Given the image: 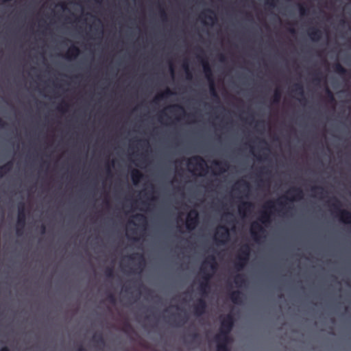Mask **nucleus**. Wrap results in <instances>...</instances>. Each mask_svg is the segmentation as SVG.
Segmentation results:
<instances>
[{
	"instance_id": "obj_1",
	"label": "nucleus",
	"mask_w": 351,
	"mask_h": 351,
	"mask_svg": "<svg viewBox=\"0 0 351 351\" xmlns=\"http://www.w3.org/2000/svg\"><path fill=\"white\" fill-rule=\"evenodd\" d=\"M206 265H209L213 271H215L217 269V263L215 256H209L207 259L203 262L200 268L203 280L200 282L199 290L203 295L206 294L210 289L209 281L212 277V275L207 271Z\"/></svg>"
},
{
	"instance_id": "obj_2",
	"label": "nucleus",
	"mask_w": 351,
	"mask_h": 351,
	"mask_svg": "<svg viewBox=\"0 0 351 351\" xmlns=\"http://www.w3.org/2000/svg\"><path fill=\"white\" fill-rule=\"evenodd\" d=\"M234 319L232 314H228L221 320L219 332L215 337V340L221 337H229V334L234 326Z\"/></svg>"
},
{
	"instance_id": "obj_3",
	"label": "nucleus",
	"mask_w": 351,
	"mask_h": 351,
	"mask_svg": "<svg viewBox=\"0 0 351 351\" xmlns=\"http://www.w3.org/2000/svg\"><path fill=\"white\" fill-rule=\"evenodd\" d=\"M276 203L278 206L283 208L285 206V202H282L281 199H278L276 202L274 201H268L264 206L263 208L265 209L263 212H262L261 217H259V221L264 225H267L271 222V210L274 207V204Z\"/></svg>"
},
{
	"instance_id": "obj_4",
	"label": "nucleus",
	"mask_w": 351,
	"mask_h": 351,
	"mask_svg": "<svg viewBox=\"0 0 351 351\" xmlns=\"http://www.w3.org/2000/svg\"><path fill=\"white\" fill-rule=\"evenodd\" d=\"M332 200L334 202L331 206L337 211V216L339 221L346 224H351V212L348 210L340 209L341 203L337 198L333 197Z\"/></svg>"
},
{
	"instance_id": "obj_5",
	"label": "nucleus",
	"mask_w": 351,
	"mask_h": 351,
	"mask_svg": "<svg viewBox=\"0 0 351 351\" xmlns=\"http://www.w3.org/2000/svg\"><path fill=\"white\" fill-rule=\"evenodd\" d=\"M26 223V213L25 203L21 202L18 205V217L16 223V234L21 236Z\"/></svg>"
},
{
	"instance_id": "obj_6",
	"label": "nucleus",
	"mask_w": 351,
	"mask_h": 351,
	"mask_svg": "<svg viewBox=\"0 0 351 351\" xmlns=\"http://www.w3.org/2000/svg\"><path fill=\"white\" fill-rule=\"evenodd\" d=\"M199 223V214L196 210H191L187 215L186 226L189 230L195 228Z\"/></svg>"
},
{
	"instance_id": "obj_7",
	"label": "nucleus",
	"mask_w": 351,
	"mask_h": 351,
	"mask_svg": "<svg viewBox=\"0 0 351 351\" xmlns=\"http://www.w3.org/2000/svg\"><path fill=\"white\" fill-rule=\"evenodd\" d=\"M230 232L226 226H220L215 234V240L218 243L223 244L229 239Z\"/></svg>"
},
{
	"instance_id": "obj_8",
	"label": "nucleus",
	"mask_w": 351,
	"mask_h": 351,
	"mask_svg": "<svg viewBox=\"0 0 351 351\" xmlns=\"http://www.w3.org/2000/svg\"><path fill=\"white\" fill-rule=\"evenodd\" d=\"M265 232V228L258 222H253L250 228V234L254 241H258L262 234Z\"/></svg>"
},
{
	"instance_id": "obj_9",
	"label": "nucleus",
	"mask_w": 351,
	"mask_h": 351,
	"mask_svg": "<svg viewBox=\"0 0 351 351\" xmlns=\"http://www.w3.org/2000/svg\"><path fill=\"white\" fill-rule=\"evenodd\" d=\"M287 194L291 195V197L283 196L281 199H285L287 200L293 202L296 200H300L304 197V193L300 187H293L287 192Z\"/></svg>"
},
{
	"instance_id": "obj_10",
	"label": "nucleus",
	"mask_w": 351,
	"mask_h": 351,
	"mask_svg": "<svg viewBox=\"0 0 351 351\" xmlns=\"http://www.w3.org/2000/svg\"><path fill=\"white\" fill-rule=\"evenodd\" d=\"M197 58L200 60L202 63L203 71L208 82L213 81L214 78L213 71L208 60L206 58L202 57L200 55L197 56Z\"/></svg>"
},
{
	"instance_id": "obj_11",
	"label": "nucleus",
	"mask_w": 351,
	"mask_h": 351,
	"mask_svg": "<svg viewBox=\"0 0 351 351\" xmlns=\"http://www.w3.org/2000/svg\"><path fill=\"white\" fill-rule=\"evenodd\" d=\"M189 166H193L195 169H203L206 165V161L200 156H195L188 160Z\"/></svg>"
},
{
	"instance_id": "obj_12",
	"label": "nucleus",
	"mask_w": 351,
	"mask_h": 351,
	"mask_svg": "<svg viewBox=\"0 0 351 351\" xmlns=\"http://www.w3.org/2000/svg\"><path fill=\"white\" fill-rule=\"evenodd\" d=\"M207 304L205 300L200 298L197 302L194 305V313L197 316L203 315L206 310Z\"/></svg>"
},
{
	"instance_id": "obj_13",
	"label": "nucleus",
	"mask_w": 351,
	"mask_h": 351,
	"mask_svg": "<svg viewBox=\"0 0 351 351\" xmlns=\"http://www.w3.org/2000/svg\"><path fill=\"white\" fill-rule=\"evenodd\" d=\"M253 207L254 204L251 202H243L239 205V213L241 216L245 217L247 213L251 212Z\"/></svg>"
},
{
	"instance_id": "obj_14",
	"label": "nucleus",
	"mask_w": 351,
	"mask_h": 351,
	"mask_svg": "<svg viewBox=\"0 0 351 351\" xmlns=\"http://www.w3.org/2000/svg\"><path fill=\"white\" fill-rule=\"evenodd\" d=\"M217 342V351H230L228 344L230 341V337H221L219 340H215Z\"/></svg>"
},
{
	"instance_id": "obj_15",
	"label": "nucleus",
	"mask_w": 351,
	"mask_h": 351,
	"mask_svg": "<svg viewBox=\"0 0 351 351\" xmlns=\"http://www.w3.org/2000/svg\"><path fill=\"white\" fill-rule=\"evenodd\" d=\"M308 35L313 41H318L322 38V32L319 29L313 27L308 29Z\"/></svg>"
},
{
	"instance_id": "obj_16",
	"label": "nucleus",
	"mask_w": 351,
	"mask_h": 351,
	"mask_svg": "<svg viewBox=\"0 0 351 351\" xmlns=\"http://www.w3.org/2000/svg\"><path fill=\"white\" fill-rule=\"evenodd\" d=\"M248 257H244L241 256H237V261L235 262L234 266L238 271H241L246 265L249 261Z\"/></svg>"
},
{
	"instance_id": "obj_17",
	"label": "nucleus",
	"mask_w": 351,
	"mask_h": 351,
	"mask_svg": "<svg viewBox=\"0 0 351 351\" xmlns=\"http://www.w3.org/2000/svg\"><path fill=\"white\" fill-rule=\"evenodd\" d=\"M80 49L75 45H72L69 48L66 53V58L68 59H74L76 58L80 55Z\"/></svg>"
},
{
	"instance_id": "obj_18",
	"label": "nucleus",
	"mask_w": 351,
	"mask_h": 351,
	"mask_svg": "<svg viewBox=\"0 0 351 351\" xmlns=\"http://www.w3.org/2000/svg\"><path fill=\"white\" fill-rule=\"evenodd\" d=\"M130 260L138 261V267L141 269L142 265H145V258L143 254L134 253L129 256Z\"/></svg>"
},
{
	"instance_id": "obj_19",
	"label": "nucleus",
	"mask_w": 351,
	"mask_h": 351,
	"mask_svg": "<svg viewBox=\"0 0 351 351\" xmlns=\"http://www.w3.org/2000/svg\"><path fill=\"white\" fill-rule=\"evenodd\" d=\"M13 167V161L10 160L5 164L0 166V178H3L7 173L10 172Z\"/></svg>"
},
{
	"instance_id": "obj_20",
	"label": "nucleus",
	"mask_w": 351,
	"mask_h": 351,
	"mask_svg": "<svg viewBox=\"0 0 351 351\" xmlns=\"http://www.w3.org/2000/svg\"><path fill=\"white\" fill-rule=\"evenodd\" d=\"M143 173L138 169H133L131 172V178L134 184L136 185L143 178Z\"/></svg>"
},
{
	"instance_id": "obj_21",
	"label": "nucleus",
	"mask_w": 351,
	"mask_h": 351,
	"mask_svg": "<svg viewBox=\"0 0 351 351\" xmlns=\"http://www.w3.org/2000/svg\"><path fill=\"white\" fill-rule=\"evenodd\" d=\"M173 94H174L173 92H172L169 88H167L163 93L156 95L154 97L153 102L158 103V101H159L160 100H161L164 98H167L169 96L172 95Z\"/></svg>"
},
{
	"instance_id": "obj_22",
	"label": "nucleus",
	"mask_w": 351,
	"mask_h": 351,
	"mask_svg": "<svg viewBox=\"0 0 351 351\" xmlns=\"http://www.w3.org/2000/svg\"><path fill=\"white\" fill-rule=\"evenodd\" d=\"M250 247L247 244L243 245L240 250H239V254L237 256H245L250 258Z\"/></svg>"
},
{
	"instance_id": "obj_23",
	"label": "nucleus",
	"mask_w": 351,
	"mask_h": 351,
	"mask_svg": "<svg viewBox=\"0 0 351 351\" xmlns=\"http://www.w3.org/2000/svg\"><path fill=\"white\" fill-rule=\"evenodd\" d=\"M214 165L219 169V172L223 173L228 168L229 165L227 162H221V161H213Z\"/></svg>"
},
{
	"instance_id": "obj_24",
	"label": "nucleus",
	"mask_w": 351,
	"mask_h": 351,
	"mask_svg": "<svg viewBox=\"0 0 351 351\" xmlns=\"http://www.w3.org/2000/svg\"><path fill=\"white\" fill-rule=\"evenodd\" d=\"M333 69L335 73L341 75H345L348 73L347 69H345L339 62H336L334 64Z\"/></svg>"
},
{
	"instance_id": "obj_25",
	"label": "nucleus",
	"mask_w": 351,
	"mask_h": 351,
	"mask_svg": "<svg viewBox=\"0 0 351 351\" xmlns=\"http://www.w3.org/2000/svg\"><path fill=\"white\" fill-rule=\"evenodd\" d=\"M241 295L242 293L239 291H234L230 294V298L234 304H239L241 302Z\"/></svg>"
},
{
	"instance_id": "obj_26",
	"label": "nucleus",
	"mask_w": 351,
	"mask_h": 351,
	"mask_svg": "<svg viewBox=\"0 0 351 351\" xmlns=\"http://www.w3.org/2000/svg\"><path fill=\"white\" fill-rule=\"evenodd\" d=\"M208 84H209L210 93L211 96L213 98L216 99V100L219 102V95L217 94V90L215 88V80L208 82Z\"/></svg>"
},
{
	"instance_id": "obj_27",
	"label": "nucleus",
	"mask_w": 351,
	"mask_h": 351,
	"mask_svg": "<svg viewBox=\"0 0 351 351\" xmlns=\"http://www.w3.org/2000/svg\"><path fill=\"white\" fill-rule=\"evenodd\" d=\"M291 91L300 96H304V87L301 83H296L293 85Z\"/></svg>"
},
{
	"instance_id": "obj_28",
	"label": "nucleus",
	"mask_w": 351,
	"mask_h": 351,
	"mask_svg": "<svg viewBox=\"0 0 351 351\" xmlns=\"http://www.w3.org/2000/svg\"><path fill=\"white\" fill-rule=\"evenodd\" d=\"M325 91L328 102L332 104H335V99L332 92L327 86L326 87Z\"/></svg>"
},
{
	"instance_id": "obj_29",
	"label": "nucleus",
	"mask_w": 351,
	"mask_h": 351,
	"mask_svg": "<svg viewBox=\"0 0 351 351\" xmlns=\"http://www.w3.org/2000/svg\"><path fill=\"white\" fill-rule=\"evenodd\" d=\"M92 340L99 345L104 346L105 344V340L101 334H95L93 336Z\"/></svg>"
},
{
	"instance_id": "obj_30",
	"label": "nucleus",
	"mask_w": 351,
	"mask_h": 351,
	"mask_svg": "<svg viewBox=\"0 0 351 351\" xmlns=\"http://www.w3.org/2000/svg\"><path fill=\"white\" fill-rule=\"evenodd\" d=\"M281 95H282V94H281L280 90L279 88H276L274 90L272 103L273 104H279L280 99H281Z\"/></svg>"
},
{
	"instance_id": "obj_31",
	"label": "nucleus",
	"mask_w": 351,
	"mask_h": 351,
	"mask_svg": "<svg viewBox=\"0 0 351 351\" xmlns=\"http://www.w3.org/2000/svg\"><path fill=\"white\" fill-rule=\"evenodd\" d=\"M245 282V278L243 274H238L234 278V282L238 286L244 285Z\"/></svg>"
},
{
	"instance_id": "obj_32",
	"label": "nucleus",
	"mask_w": 351,
	"mask_h": 351,
	"mask_svg": "<svg viewBox=\"0 0 351 351\" xmlns=\"http://www.w3.org/2000/svg\"><path fill=\"white\" fill-rule=\"evenodd\" d=\"M182 67L185 71L186 73V77L187 80H191L192 79V73L189 68V64L187 62H184L182 64Z\"/></svg>"
},
{
	"instance_id": "obj_33",
	"label": "nucleus",
	"mask_w": 351,
	"mask_h": 351,
	"mask_svg": "<svg viewBox=\"0 0 351 351\" xmlns=\"http://www.w3.org/2000/svg\"><path fill=\"white\" fill-rule=\"evenodd\" d=\"M207 12H209L210 14H213L214 16L207 15V14H205L204 13H202V15L204 16L205 19H207L209 21L214 22L216 20V17H215L214 11L208 9V10H207Z\"/></svg>"
},
{
	"instance_id": "obj_34",
	"label": "nucleus",
	"mask_w": 351,
	"mask_h": 351,
	"mask_svg": "<svg viewBox=\"0 0 351 351\" xmlns=\"http://www.w3.org/2000/svg\"><path fill=\"white\" fill-rule=\"evenodd\" d=\"M168 109H169L171 112H176L178 110H180L183 113H185L184 108L182 106L178 104L170 106L169 107H168Z\"/></svg>"
},
{
	"instance_id": "obj_35",
	"label": "nucleus",
	"mask_w": 351,
	"mask_h": 351,
	"mask_svg": "<svg viewBox=\"0 0 351 351\" xmlns=\"http://www.w3.org/2000/svg\"><path fill=\"white\" fill-rule=\"evenodd\" d=\"M300 14L302 16H306L308 14V9L302 4L298 5Z\"/></svg>"
},
{
	"instance_id": "obj_36",
	"label": "nucleus",
	"mask_w": 351,
	"mask_h": 351,
	"mask_svg": "<svg viewBox=\"0 0 351 351\" xmlns=\"http://www.w3.org/2000/svg\"><path fill=\"white\" fill-rule=\"evenodd\" d=\"M133 218L141 223L146 222V217L143 214H140V213L136 214L135 215L133 216Z\"/></svg>"
},
{
	"instance_id": "obj_37",
	"label": "nucleus",
	"mask_w": 351,
	"mask_h": 351,
	"mask_svg": "<svg viewBox=\"0 0 351 351\" xmlns=\"http://www.w3.org/2000/svg\"><path fill=\"white\" fill-rule=\"evenodd\" d=\"M105 275L108 278H112L114 277L113 267H107L105 270Z\"/></svg>"
},
{
	"instance_id": "obj_38",
	"label": "nucleus",
	"mask_w": 351,
	"mask_h": 351,
	"mask_svg": "<svg viewBox=\"0 0 351 351\" xmlns=\"http://www.w3.org/2000/svg\"><path fill=\"white\" fill-rule=\"evenodd\" d=\"M311 191L316 193L317 194H322L324 192V188L319 186H314L311 187Z\"/></svg>"
},
{
	"instance_id": "obj_39",
	"label": "nucleus",
	"mask_w": 351,
	"mask_h": 351,
	"mask_svg": "<svg viewBox=\"0 0 351 351\" xmlns=\"http://www.w3.org/2000/svg\"><path fill=\"white\" fill-rule=\"evenodd\" d=\"M160 16L162 21H166L167 19V14L163 8H160Z\"/></svg>"
},
{
	"instance_id": "obj_40",
	"label": "nucleus",
	"mask_w": 351,
	"mask_h": 351,
	"mask_svg": "<svg viewBox=\"0 0 351 351\" xmlns=\"http://www.w3.org/2000/svg\"><path fill=\"white\" fill-rule=\"evenodd\" d=\"M68 107H69V105L67 103H63L62 104L60 105L58 107V110L62 112H66Z\"/></svg>"
},
{
	"instance_id": "obj_41",
	"label": "nucleus",
	"mask_w": 351,
	"mask_h": 351,
	"mask_svg": "<svg viewBox=\"0 0 351 351\" xmlns=\"http://www.w3.org/2000/svg\"><path fill=\"white\" fill-rule=\"evenodd\" d=\"M107 300L110 303L114 304L116 302V298L112 293H110L107 297Z\"/></svg>"
},
{
	"instance_id": "obj_42",
	"label": "nucleus",
	"mask_w": 351,
	"mask_h": 351,
	"mask_svg": "<svg viewBox=\"0 0 351 351\" xmlns=\"http://www.w3.org/2000/svg\"><path fill=\"white\" fill-rule=\"evenodd\" d=\"M322 79L320 77V73H315V76L313 79V82L315 84H319V82H321Z\"/></svg>"
},
{
	"instance_id": "obj_43",
	"label": "nucleus",
	"mask_w": 351,
	"mask_h": 351,
	"mask_svg": "<svg viewBox=\"0 0 351 351\" xmlns=\"http://www.w3.org/2000/svg\"><path fill=\"white\" fill-rule=\"evenodd\" d=\"M239 186H243L247 189L250 188V184L245 180H241L237 183Z\"/></svg>"
},
{
	"instance_id": "obj_44",
	"label": "nucleus",
	"mask_w": 351,
	"mask_h": 351,
	"mask_svg": "<svg viewBox=\"0 0 351 351\" xmlns=\"http://www.w3.org/2000/svg\"><path fill=\"white\" fill-rule=\"evenodd\" d=\"M265 3L271 8L276 5V0H265Z\"/></svg>"
},
{
	"instance_id": "obj_45",
	"label": "nucleus",
	"mask_w": 351,
	"mask_h": 351,
	"mask_svg": "<svg viewBox=\"0 0 351 351\" xmlns=\"http://www.w3.org/2000/svg\"><path fill=\"white\" fill-rule=\"evenodd\" d=\"M7 123L0 117V128H5Z\"/></svg>"
},
{
	"instance_id": "obj_46",
	"label": "nucleus",
	"mask_w": 351,
	"mask_h": 351,
	"mask_svg": "<svg viewBox=\"0 0 351 351\" xmlns=\"http://www.w3.org/2000/svg\"><path fill=\"white\" fill-rule=\"evenodd\" d=\"M226 56L223 54H219V60L221 62H224L226 61Z\"/></svg>"
},
{
	"instance_id": "obj_47",
	"label": "nucleus",
	"mask_w": 351,
	"mask_h": 351,
	"mask_svg": "<svg viewBox=\"0 0 351 351\" xmlns=\"http://www.w3.org/2000/svg\"><path fill=\"white\" fill-rule=\"evenodd\" d=\"M169 69H170L171 73L172 75H173V73H174V67H173V65L172 64V63H170Z\"/></svg>"
},
{
	"instance_id": "obj_48",
	"label": "nucleus",
	"mask_w": 351,
	"mask_h": 351,
	"mask_svg": "<svg viewBox=\"0 0 351 351\" xmlns=\"http://www.w3.org/2000/svg\"><path fill=\"white\" fill-rule=\"evenodd\" d=\"M40 231L42 234H44L46 231V227L44 224H43L40 227Z\"/></svg>"
},
{
	"instance_id": "obj_49",
	"label": "nucleus",
	"mask_w": 351,
	"mask_h": 351,
	"mask_svg": "<svg viewBox=\"0 0 351 351\" xmlns=\"http://www.w3.org/2000/svg\"><path fill=\"white\" fill-rule=\"evenodd\" d=\"M77 351H87L85 348H84L82 346H80L77 349Z\"/></svg>"
},
{
	"instance_id": "obj_50",
	"label": "nucleus",
	"mask_w": 351,
	"mask_h": 351,
	"mask_svg": "<svg viewBox=\"0 0 351 351\" xmlns=\"http://www.w3.org/2000/svg\"><path fill=\"white\" fill-rule=\"evenodd\" d=\"M289 32L291 33V34H295V29L293 27H291L289 29Z\"/></svg>"
},
{
	"instance_id": "obj_51",
	"label": "nucleus",
	"mask_w": 351,
	"mask_h": 351,
	"mask_svg": "<svg viewBox=\"0 0 351 351\" xmlns=\"http://www.w3.org/2000/svg\"><path fill=\"white\" fill-rule=\"evenodd\" d=\"M0 351H10V350H9V348L8 347L5 346V347H3L2 348H1Z\"/></svg>"
},
{
	"instance_id": "obj_52",
	"label": "nucleus",
	"mask_w": 351,
	"mask_h": 351,
	"mask_svg": "<svg viewBox=\"0 0 351 351\" xmlns=\"http://www.w3.org/2000/svg\"><path fill=\"white\" fill-rule=\"evenodd\" d=\"M192 337L193 338H197L198 337V333L197 332H194L192 334Z\"/></svg>"
},
{
	"instance_id": "obj_53",
	"label": "nucleus",
	"mask_w": 351,
	"mask_h": 351,
	"mask_svg": "<svg viewBox=\"0 0 351 351\" xmlns=\"http://www.w3.org/2000/svg\"><path fill=\"white\" fill-rule=\"evenodd\" d=\"M165 114V113H164V112L162 111V112H161V113H160V116H159V120H160V121H162V114Z\"/></svg>"
},
{
	"instance_id": "obj_54",
	"label": "nucleus",
	"mask_w": 351,
	"mask_h": 351,
	"mask_svg": "<svg viewBox=\"0 0 351 351\" xmlns=\"http://www.w3.org/2000/svg\"><path fill=\"white\" fill-rule=\"evenodd\" d=\"M125 328H131V326H130L128 323H126V324H125Z\"/></svg>"
},
{
	"instance_id": "obj_55",
	"label": "nucleus",
	"mask_w": 351,
	"mask_h": 351,
	"mask_svg": "<svg viewBox=\"0 0 351 351\" xmlns=\"http://www.w3.org/2000/svg\"><path fill=\"white\" fill-rule=\"evenodd\" d=\"M124 291L125 292H128L129 291V289L128 287H125V289H124Z\"/></svg>"
},
{
	"instance_id": "obj_56",
	"label": "nucleus",
	"mask_w": 351,
	"mask_h": 351,
	"mask_svg": "<svg viewBox=\"0 0 351 351\" xmlns=\"http://www.w3.org/2000/svg\"><path fill=\"white\" fill-rule=\"evenodd\" d=\"M225 216L228 217V216H232V213H228L225 215Z\"/></svg>"
},
{
	"instance_id": "obj_57",
	"label": "nucleus",
	"mask_w": 351,
	"mask_h": 351,
	"mask_svg": "<svg viewBox=\"0 0 351 351\" xmlns=\"http://www.w3.org/2000/svg\"><path fill=\"white\" fill-rule=\"evenodd\" d=\"M12 0H3V2H8V1H11Z\"/></svg>"
},
{
	"instance_id": "obj_58",
	"label": "nucleus",
	"mask_w": 351,
	"mask_h": 351,
	"mask_svg": "<svg viewBox=\"0 0 351 351\" xmlns=\"http://www.w3.org/2000/svg\"><path fill=\"white\" fill-rule=\"evenodd\" d=\"M199 50L200 51L201 53H204V51L202 49L199 48Z\"/></svg>"
},
{
	"instance_id": "obj_59",
	"label": "nucleus",
	"mask_w": 351,
	"mask_h": 351,
	"mask_svg": "<svg viewBox=\"0 0 351 351\" xmlns=\"http://www.w3.org/2000/svg\"><path fill=\"white\" fill-rule=\"evenodd\" d=\"M261 142H262V143H265V144H266V142H265V141H264V140H261Z\"/></svg>"
},
{
	"instance_id": "obj_60",
	"label": "nucleus",
	"mask_w": 351,
	"mask_h": 351,
	"mask_svg": "<svg viewBox=\"0 0 351 351\" xmlns=\"http://www.w3.org/2000/svg\"><path fill=\"white\" fill-rule=\"evenodd\" d=\"M341 22H342V23H346L345 20H342Z\"/></svg>"
},
{
	"instance_id": "obj_61",
	"label": "nucleus",
	"mask_w": 351,
	"mask_h": 351,
	"mask_svg": "<svg viewBox=\"0 0 351 351\" xmlns=\"http://www.w3.org/2000/svg\"><path fill=\"white\" fill-rule=\"evenodd\" d=\"M265 169H266L265 167H262V168H261V171H262V170H265Z\"/></svg>"
},
{
	"instance_id": "obj_62",
	"label": "nucleus",
	"mask_w": 351,
	"mask_h": 351,
	"mask_svg": "<svg viewBox=\"0 0 351 351\" xmlns=\"http://www.w3.org/2000/svg\"><path fill=\"white\" fill-rule=\"evenodd\" d=\"M62 8H63V9H64V8H65L64 5H62Z\"/></svg>"
}]
</instances>
